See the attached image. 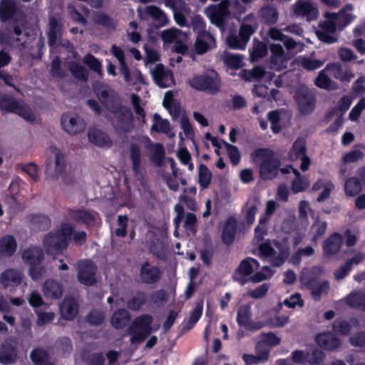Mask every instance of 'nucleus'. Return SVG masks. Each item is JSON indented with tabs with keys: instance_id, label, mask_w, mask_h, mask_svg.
Wrapping results in <instances>:
<instances>
[{
	"instance_id": "obj_53",
	"label": "nucleus",
	"mask_w": 365,
	"mask_h": 365,
	"mask_svg": "<svg viewBox=\"0 0 365 365\" xmlns=\"http://www.w3.org/2000/svg\"><path fill=\"white\" fill-rule=\"evenodd\" d=\"M252 317L251 308L250 305L241 306L237 312V321L239 324L248 326Z\"/></svg>"
},
{
	"instance_id": "obj_9",
	"label": "nucleus",
	"mask_w": 365,
	"mask_h": 365,
	"mask_svg": "<svg viewBox=\"0 0 365 365\" xmlns=\"http://www.w3.org/2000/svg\"><path fill=\"white\" fill-rule=\"evenodd\" d=\"M65 157L61 150L56 147L49 148L46 174L51 178H56L63 174L66 169Z\"/></svg>"
},
{
	"instance_id": "obj_41",
	"label": "nucleus",
	"mask_w": 365,
	"mask_h": 365,
	"mask_svg": "<svg viewBox=\"0 0 365 365\" xmlns=\"http://www.w3.org/2000/svg\"><path fill=\"white\" fill-rule=\"evenodd\" d=\"M328 72L324 69L322 70L315 79V84L317 87L331 90L336 88V84L330 78Z\"/></svg>"
},
{
	"instance_id": "obj_3",
	"label": "nucleus",
	"mask_w": 365,
	"mask_h": 365,
	"mask_svg": "<svg viewBox=\"0 0 365 365\" xmlns=\"http://www.w3.org/2000/svg\"><path fill=\"white\" fill-rule=\"evenodd\" d=\"M252 160L259 165V174L264 180L274 178L279 170L280 162L275 153L267 149H257L251 154Z\"/></svg>"
},
{
	"instance_id": "obj_64",
	"label": "nucleus",
	"mask_w": 365,
	"mask_h": 365,
	"mask_svg": "<svg viewBox=\"0 0 365 365\" xmlns=\"http://www.w3.org/2000/svg\"><path fill=\"white\" fill-rule=\"evenodd\" d=\"M262 19L267 23H275L278 19V13L274 8L264 7L260 10Z\"/></svg>"
},
{
	"instance_id": "obj_43",
	"label": "nucleus",
	"mask_w": 365,
	"mask_h": 365,
	"mask_svg": "<svg viewBox=\"0 0 365 365\" xmlns=\"http://www.w3.org/2000/svg\"><path fill=\"white\" fill-rule=\"evenodd\" d=\"M294 63L308 71H313L320 68L323 65L324 61L312 57L299 56L295 59Z\"/></svg>"
},
{
	"instance_id": "obj_1",
	"label": "nucleus",
	"mask_w": 365,
	"mask_h": 365,
	"mask_svg": "<svg viewBox=\"0 0 365 365\" xmlns=\"http://www.w3.org/2000/svg\"><path fill=\"white\" fill-rule=\"evenodd\" d=\"M95 93L101 102L114 113L113 124L119 132H129L133 127L131 111L119 106V99L115 92L105 88H95Z\"/></svg>"
},
{
	"instance_id": "obj_6",
	"label": "nucleus",
	"mask_w": 365,
	"mask_h": 365,
	"mask_svg": "<svg viewBox=\"0 0 365 365\" xmlns=\"http://www.w3.org/2000/svg\"><path fill=\"white\" fill-rule=\"evenodd\" d=\"M25 264L29 266V274L33 279H38L45 273V268L41 266L43 252L39 247L30 246L24 249L21 254Z\"/></svg>"
},
{
	"instance_id": "obj_56",
	"label": "nucleus",
	"mask_w": 365,
	"mask_h": 365,
	"mask_svg": "<svg viewBox=\"0 0 365 365\" xmlns=\"http://www.w3.org/2000/svg\"><path fill=\"white\" fill-rule=\"evenodd\" d=\"M352 11L353 6L347 5L336 14L339 19V26H346L353 21L354 16L352 14Z\"/></svg>"
},
{
	"instance_id": "obj_49",
	"label": "nucleus",
	"mask_w": 365,
	"mask_h": 365,
	"mask_svg": "<svg viewBox=\"0 0 365 365\" xmlns=\"http://www.w3.org/2000/svg\"><path fill=\"white\" fill-rule=\"evenodd\" d=\"M130 317L128 312L125 309L116 311L111 318V324L116 329H121L129 322Z\"/></svg>"
},
{
	"instance_id": "obj_27",
	"label": "nucleus",
	"mask_w": 365,
	"mask_h": 365,
	"mask_svg": "<svg viewBox=\"0 0 365 365\" xmlns=\"http://www.w3.org/2000/svg\"><path fill=\"white\" fill-rule=\"evenodd\" d=\"M151 130L158 133H163L170 138H173L175 136V133L170 128L169 122L165 119H163L158 114L153 115Z\"/></svg>"
},
{
	"instance_id": "obj_30",
	"label": "nucleus",
	"mask_w": 365,
	"mask_h": 365,
	"mask_svg": "<svg viewBox=\"0 0 365 365\" xmlns=\"http://www.w3.org/2000/svg\"><path fill=\"white\" fill-rule=\"evenodd\" d=\"M78 305L72 299H65L60 305V314L62 318L71 320L78 314Z\"/></svg>"
},
{
	"instance_id": "obj_46",
	"label": "nucleus",
	"mask_w": 365,
	"mask_h": 365,
	"mask_svg": "<svg viewBox=\"0 0 365 365\" xmlns=\"http://www.w3.org/2000/svg\"><path fill=\"white\" fill-rule=\"evenodd\" d=\"M70 217L73 220L91 225L95 220V215L86 210H73L70 212Z\"/></svg>"
},
{
	"instance_id": "obj_7",
	"label": "nucleus",
	"mask_w": 365,
	"mask_h": 365,
	"mask_svg": "<svg viewBox=\"0 0 365 365\" xmlns=\"http://www.w3.org/2000/svg\"><path fill=\"white\" fill-rule=\"evenodd\" d=\"M257 27L256 18L250 14L244 19L240 31V36L232 34L227 38V45L233 49L243 50L245 48L251 35Z\"/></svg>"
},
{
	"instance_id": "obj_29",
	"label": "nucleus",
	"mask_w": 365,
	"mask_h": 365,
	"mask_svg": "<svg viewBox=\"0 0 365 365\" xmlns=\"http://www.w3.org/2000/svg\"><path fill=\"white\" fill-rule=\"evenodd\" d=\"M342 243L341 237L337 233L331 235L323 243V250L327 256L336 254L340 249Z\"/></svg>"
},
{
	"instance_id": "obj_21",
	"label": "nucleus",
	"mask_w": 365,
	"mask_h": 365,
	"mask_svg": "<svg viewBox=\"0 0 365 365\" xmlns=\"http://www.w3.org/2000/svg\"><path fill=\"white\" fill-rule=\"evenodd\" d=\"M151 75L156 84L161 88H167L174 83L172 73L165 70L161 64L156 65L151 70Z\"/></svg>"
},
{
	"instance_id": "obj_33",
	"label": "nucleus",
	"mask_w": 365,
	"mask_h": 365,
	"mask_svg": "<svg viewBox=\"0 0 365 365\" xmlns=\"http://www.w3.org/2000/svg\"><path fill=\"white\" fill-rule=\"evenodd\" d=\"M17 249V242L11 235H6L0 239V257L11 256Z\"/></svg>"
},
{
	"instance_id": "obj_34",
	"label": "nucleus",
	"mask_w": 365,
	"mask_h": 365,
	"mask_svg": "<svg viewBox=\"0 0 365 365\" xmlns=\"http://www.w3.org/2000/svg\"><path fill=\"white\" fill-rule=\"evenodd\" d=\"M171 166V173L165 174L164 179L169 187V188L173 191H177L179 189V182L182 185L186 183L185 180L179 176L178 172L174 168V161L170 160Z\"/></svg>"
},
{
	"instance_id": "obj_4",
	"label": "nucleus",
	"mask_w": 365,
	"mask_h": 365,
	"mask_svg": "<svg viewBox=\"0 0 365 365\" xmlns=\"http://www.w3.org/2000/svg\"><path fill=\"white\" fill-rule=\"evenodd\" d=\"M289 254L288 242L282 241H266L259 246V255L262 258L268 259L276 267L281 266Z\"/></svg>"
},
{
	"instance_id": "obj_59",
	"label": "nucleus",
	"mask_w": 365,
	"mask_h": 365,
	"mask_svg": "<svg viewBox=\"0 0 365 365\" xmlns=\"http://www.w3.org/2000/svg\"><path fill=\"white\" fill-rule=\"evenodd\" d=\"M180 128L187 138L192 140L195 135L193 128L190 122L187 115L182 114L180 118Z\"/></svg>"
},
{
	"instance_id": "obj_18",
	"label": "nucleus",
	"mask_w": 365,
	"mask_h": 365,
	"mask_svg": "<svg viewBox=\"0 0 365 365\" xmlns=\"http://www.w3.org/2000/svg\"><path fill=\"white\" fill-rule=\"evenodd\" d=\"M271 51V67L277 71H281L287 67L289 56L284 53L283 47L279 43L269 46Z\"/></svg>"
},
{
	"instance_id": "obj_23",
	"label": "nucleus",
	"mask_w": 365,
	"mask_h": 365,
	"mask_svg": "<svg viewBox=\"0 0 365 365\" xmlns=\"http://www.w3.org/2000/svg\"><path fill=\"white\" fill-rule=\"evenodd\" d=\"M277 203L273 200H269L266 205L265 214L259 218V225L255 228V238L260 240L267 232L265 224L269 220L270 216L277 208Z\"/></svg>"
},
{
	"instance_id": "obj_35",
	"label": "nucleus",
	"mask_w": 365,
	"mask_h": 365,
	"mask_svg": "<svg viewBox=\"0 0 365 365\" xmlns=\"http://www.w3.org/2000/svg\"><path fill=\"white\" fill-rule=\"evenodd\" d=\"M215 44V38L209 33H204L198 35L195 42V50L198 54H203L205 53L209 47L213 46Z\"/></svg>"
},
{
	"instance_id": "obj_44",
	"label": "nucleus",
	"mask_w": 365,
	"mask_h": 365,
	"mask_svg": "<svg viewBox=\"0 0 365 365\" xmlns=\"http://www.w3.org/2000/svg\"><path fill=\"white\" fill-rule=\"evenodd\" d=\"M346 303L351 307H358L365 311V292H354L346 298Z\"/></svg>"
},
{
	"instance_id": "obj_63",
	"label": "nucleus",
	"mask_w": 365,
	"mask_h": 365,
	"mask_svg": "<svg viewBox=\"0 0 365 365\" xmlns=\"http://www.w3.org/2000/svg\"><path fill=\"white\" fill-rule=\"evenodd\" d=\"M267 46L262 42H255L250 52V58L252 61H256L267 54Z\"/></svg>"
},
{
	"instance_id": "obj_14",
	"label": "nucleus",
	"mask_w": 365,
	"mask_h": 365,
	"mask_svg": "<svg viewBox=\"0 0 365 365\" xmlns=\"http://www.w3.org/2000/svg\"><path fill=\"white\" fill-rule=\"evenodd\" d=\"M324 358V354L322 351L312 348L309 351L297 350L292 354V360L294 363L304 364L309 362L311 365H323L321 362Z\"/></svg>"
},
{
	"instance_id": "obj_19",
	"label": "nucleus",
	"mask_w": 365,
	"mask_h": 365,
	"mask_svg": "<svg viewBox=\"0 0 365 365\" xmlns=\"http://www.w3.org/2000/svg\"><path fill=\"white\" fill-rule=\"evenodd\" d=\"M293 9L295 15L305 17L308 21L316 19L319 15L317 8L307 0H298Z\"/></svg>"
},
{
	"instance_id": "obj_11",
	"label": "nucleus",
	"mask_w": 365,
	"mask_h": 365,
	"mask_svg": "<svg viewBox=\"0 0 365 365\" xmlns=\"http://www.w3.org/2000/svg\"><path fill=\"white\" fill-rule=\"evenodd\" d=\"M325 20L320 24L321 30L316 31L318 38L325 43H331L336 41L335 37L332 35L339 25V19L336 14L327 13L324 14Z\"/></svg>"
},
{
	"instance_id": "obj_22",
	"label": "nucleus",
	"mask_w": 365,
	"mask_h": 365,
	"mask_svg": "<svg viewBox=\"0 0 365 365\" xmlns=\"http://www.w3.org/2000/svg\"><path fill=\"white\" fill-rule=\"evenodd\" d=\"M88 138L90 143L99 148H108L112 145L111 138L98 128H90L88 132Z\"/></svg>"
},
{
	"instance_id": "obj_45",
	"label": "nucleus",
	"mask_w": 365,
	"mask_h": 365,
	"mask_svg": "<svg viewBox=\"0 0 365 365\" xmlns=\"http://www.w3.org/2000/svg\"><path fill=\"white\" fill-rule=\"evenodd\" d=\"M163 41L166 43H175L178 39H187V35L177 29L164 30L161 34Z\"/></svg>"
},
{
	"instance_id": "obj_48",
	"label": "nucleus",
	"mask_w": 365,
	"mask_h": 365,
	"mask_svg": "<svg viewBox=\"0 0 365 365\" xmlns=\"http://www.w3.org/2000/svg\"><path fill=\"white\" fill-rule=\"evenodd\" d=\"M295 178L292 182V190L294 193H298L305 190L309 185L308 179L302 176L298 170H294Z\"/></svg>"
},
{
	"instance_id": "obj_13",
	"label": "nucleus",
	"mask_w": 365,
	"mask_h": 365,
	"mask_svg": "<svg viewBox=\"0 0 365 365\" xmlns=\"http://www.w3.org/2000/svg\"><path fill=\"white\" fill-rule=\"evenodd\" d=\"M176 216L173 220L175 227L178 228L183 220V227L187 231L195 233L196 232L197 220L196 215L192 212H184V208L182 205L176 204L174 207Z\"/></svg>"
},
{
	"instance_id": "obj_10",
	"label": "nucleus",
	"mask_w": 365,
	"mask_h": 365,
	"mask_svg": "<svg viewBox=\"0 0 365 365\" xmlns=\"http://www.w3.org/2000/svg\"><path fill=\"white\" fill-rule=\"evenodd\" d=\"M190 85L197 90L218 91L220 82L217 73L214 71H208L206 73L194 76L190 81Z\"/></svg>"
},
{
	"instance_id": "obj_26",
	"label": "nucleus",
	"mask_w": 365,
	"mask_h": 365,
	"mask_svg": "<svg viewBox=\"0 0 365 365\" xmlns=\"http://www.w3.org/2000/svg\"><path fill=\"white\" fill-rule=\"evenodd\" d=\"M256 355L244 354L242 359L247 365H255L267 361L269 358V349L257 344L255 347Z\"/></svg>"
},
{
	"instance_id": "obj_20",
	"label": "nucleus",
	"mask_w": 365,
	"mask_h": 365,
	"mask_svg": "<svg viewBox=\"0 0 365 365\" xmlns=\"http://www.w3.org/2000/svg\"><path fill=\"white\" fill-rule=\"evenodd\" d=\"M205 13L211 23L220 26L225 16L228 13V5L222 2L217 5H211L205 9Z\"/></svg>"
},
{
	"instance_id": "obj_12",
	"label": "nucleus",
	"mask_w": 365,
	"mask_h": 365,
	"mask_svg": "<svg viewBox=\"0 0 365 365\" xmlns=\"http://www.w3.org/2000/svg\"><path fill=\"white\" fill-rule=\"evenodd\" d=\"M0 108L5 111L14 112L26 120L33 121L35 116L30 108L23 102L12 98H3L0 101Z\"/></svg>"
},
{
	"instance_id": "obj_25",
	"label": "nucleus",
	"mask_w": 365,
	"mask_h": 365,
	"mask_svg": "<svg viewBox=\"0 0 365 365\" xmlns=\"http://www.w3.org/2000/svg\"><path fill=\"white\" fill-rule=\"evenodd\" d=\"M22 279V272L15 269H8L1 273L0 282L4 287H14L19 285Z\"/></svg>"
},
{
	"instance_id": "obj_39",
	"label": "nucleus",
	"mask_w": 365,
	"mask_h": 365,
	"mask_svg": "<svg viewBox=\"0 0 365 365\" xmlns=\"http://www.w3.org/2000/svg\"><path fill=\"white\" fill-rule=\"evenodd\" d=\"M333 188V184L328 180H318L314 184L312 187L315 191L321 190L317 197V201L319 202H322L327 199L329 196Z\"/></svg>"
},
{
	"instance_id": "obj_54",
	"label": "nucleus",
	"mask_w": 365,
	"mask_h": 365,
	"mask_svg": "<svg viewBox=\"0 0 365 365\" xmlns=\"http://www.w3.org/2000/svg\"><path fill=\"white\" fill-rule=\"evenodd\" d=\"M146 12L155 20L158 21L161 26H165L168 21L166 14L159 8L155 6H147Z\"/></svg>"
},
{
	"instance_id": "obj_40",
	"label": "nucleus",
	"mask_w": 365,
	"mask_h": 365,
	"mask_svg": "<svg viewBox=\"0 0 365 365\" xmlns=\"http://www.w3.org/2000/svg\"><path fill=\"white\" fill-rule=\"evenodd\" d=\"M237 227V222L235 219L227 220L222 230V240L225 244H230L235 237Z\"/></svg>"
},
{
	"instance_id": "obj_31",
	"label": "nucleus",
	"mask_w": 365,
	"mask_h": 365,
	"mask_svg": "<svg viewBox=\"0 0 365 365\" xmlns=\"http://www.w3.org/2000/svg\"><path fill=\"white\" fill-rule=\"evenodd\" d=\"M43 292L49 299H58L63 294L62 285L56 280H46L43 285Z\"/></svg>"
},
{
	"instance_id": "obj_2",
	"label": "nucleus",
	"mask_w": 365,
	"mask_h": 365,
	"mask_svg": "<svg viewBox=\"0 0 365 365\" xmlns=\"http://www.w3.org/2000/svg\"><path fill=\"white\" fill-rule=\"evenodd\" d=\"M259 267L260 264L257 259L247 257L240 262L234 274V278L243 284L246 282L245 279L246 277H250V279L255 283L260 282L272 277L274 272L267 266L263 267L259 271L255 272Z\"/></svg>"
},
{
	"instance_id": "obj_55",
	"label": "nucleus",
	"mask_w": 365,
	"mask_h": 365,
	"mask_svg": "<svg viewBox=\"0 0 365 365\" xmlns=\"http://www.w3.org/2000/svg\"><path fill=\"white\" fill-rule=\"evenodd\" d=\"M130 158L133 170L138 173L140 166V150L136 143H132L130 146Z\"/></svg>"
},
{
	"instance_id": "obj_62",
	"label": "nucleus",
	"mask_w": 365,
	"mask_h": 365,
	"mask_svg": "<svg viewBox=\"0 0 365 365\" xmlns=\"http://www.w3.org/2000/svg\"><path fill=\"white\" fill-rule=\"evenodd\" d=\"M259 205V202L257 200L247 205L245 220L249 225L255 222V215L258 211Z\"/></svg>"
},
{
	"instance_id": "obj_15",
	"label": "nucleus",
	"mask_w": 365,
	"mask_h": 365,
	"mask_svg": "<svg viewBox=\"0 0 365 365\" xmlns=\"http://www.w3.org/2000/svg\"><path fill=\"white\" fill-rule=\"evenodd\" d=\"M63 130L69 135H75L82 132L86 127L83 120L75 113H64L61 117Z\"/></svg>"
},
{
	"instance_id": "obj_57",
	"label": "nucleus",
	"mask_w": 365,
	"mask_h": 365,
	"mask_svg": "<svg viewBox=\"0 0 365 365\" xmlns=\"http://www.w3.org/2000/svg\"><path fill=\"white\" fill-rule=\"evenodd\" d=\"M83 63L98 75L101 76L103 75L101 62L91 54H87L84 57Z\"/></svg>"
},
{
	"instance_id": "obj_32",
	"label": "nucleus",
	"mask_w": 365,
	"mask_h": 365,
	"mask_svg": "<svg viewBox=\"0 0 365 365\" xmlns=\"http://www.w3.org/2000/svg\"><path fill=\"white\" fill-rule=\"evenodd\" d=\"M317 343L324 349L332 350L340 344V340L331 332H324L316 336Z\"/></svg>"
},
{
	"instance_id": "obj_61",
	"label": "nucleus",
	"mask_w": 365,
	"mask_h": 365,
	"mask_svg": "<svg viewBox=\"0 0 365 365\" xmlns=\"http://www.w3.org/2000/svg\"><path fill=\"white\" fill-rule=\"evenodd\" d=\"M284 113L277 110L272 111L268 115V119L271 123V128L275 133H278L281 129V120Z\"/></svg>"
},
{
	"instance_id": "obj_60",
	"label": "nucleus",
	"mask_w": 365,
	"mask_h": 365,
	"mask_svg": "<svg viewBox=\"0 0 365 365\" xmlns=\"http://www.w3.org/2000/svg\"><path fill=\"white\" fill-rule=\"evenodd\" d=\"M179 138H180V143H179L180 148H179V150L178 151V154H177L178 158L182 163H183L185 165H188L189 169L190 170H192L193 168V165H192V163H190V155L188 150L186 148H183L182 145V141H183V138H182L181 133H180Z\"/></svg>"
},
{
	"instance_id": "obj_47",
	"label": "nucleus",
	"mask_w": 365,
	"mask_h": 365,
	"mask_svg": "<svg viewBox=\"0 0 365 365\" xmlns=\"http://www.w3.org/2000/svg\"><path fill=\"white\" fill-rule=\"evenodd\" d=\"M327 222L325 221L317 219L310 229V235L312 236V241L317 242L326 232Z\"/></svg>"
},
{
	"instance_id": "obj_50",
	"label": "nucleus",
	"mask_w": 365,
	"mask_h": 365,
	"mask_svg": "<svg viewBox=\"0 0 365 365\" xmlns=\"http://www.w3.org/2000/svg\"><path fill=\"white\" fill-rule=\"evenodd\" d=\"M306 146L305 141L302 138L297 139L292 145L289 152V158L292 160H297L305 155Z\"/></svg>"
},
{
	"instance_id": "obj_38",
	"label": "nucleus",
	"mask_w": 365,
	"mask_h": 365,
	"mask_svg": "<svg viewBox=\"0 0 365 365\" xmlns=\"http://www.w3.org/2000/svg\"><path fill=\"white\" fill-rule=\"evenodd\" d=\"M110 51L112 54L118 59L120 63V72L123 74L125 81H132V79L130 78L129 76V69L125 63L124 53L122 49L113 45L111 47Z\"/></svg>"
},
{
	"instance_id": "obj_17",
	"label": "nucleus",
	"mask_w": 365,
	"mask_h": 365,
	"mask_svg": "<svg viewBox=\"0 0 365 365\" xmlns=\"http://www.w3.org/2000/svg\"><path fill=\"white\" fill-rule=\"evenodd\" d=\"M78 281L85 285H92L96 282V267L88 260L81 261L78 264Z\"/></svg>"
},
{
	"instance_id": "obj_36",
	"label": "nucleus",
	"mask_w": 365,
	"mask_h": 365,
	"mask_svg": "<svg viewBox=\"0 0 365 365\" xmlns=\"http://www.w3.org/2000/svg\"><path fill=\"white\" fill-rule=\"evenodd\" d=\"M141 141L144 142L146 147L150 150L151 153L150 158L156 164L160 163V160L164 156V150L161 144L155 143L153 144L148 137H143Z\"/></svg>"
},
{
	"instance_id": "obj_37",
	"label": "nucleus",
	"mask_w": 365,
	"mask_h": 365,
	"mask_svg": "<svg viewBox=\"0 0 365 365\" xmlns=\"http://www.w3.org/2000/svg\"><path fill=\"white\" fill-rule=\"evenodd\" d=\"M61 24L56 18H51L48 24V35L49 38V45L53 48L60 38Z\"/></svg>"
},
{
	"instance_id": "obj_5",
	"label": "nucleus",
	"mask_w": 365,
	"mask_h": 365,
	"mask_svg": "<svg viewBox=\"0 0 365 365\" xmlns=\"http://www.w3.org/2000/svg\"><path fill=\"white\" fill-rule=\"evenodd\" d=\"M72 232L73 226L69 223H63L55 232L47 234L43 240L47 252L51 255L62 252L67 247Z\"/></svg>"
},
{
	"instance_id": "obj_51",
	"label": "nucleus",
	"mask_w": 365,
	"mask_h": 365,
	"mask_svg": "<svg viewBox=\"0 0 365 365\" xmlns=\"http://www.w3.org/2000/svg\"><path fill=\"white\" fill-rule=\"evenodd\" d=\"M358 324V322L356 320H351L349 322L336 320L333 324V329L337 334H347L351 331L352 327H357Z\"/></svg>"
},
{
	"instance_id": "obj_42",
	"label": "nucleus",
	"mask_w": 365,
	"mask_h": 365,
	"mask_svg": "<svg viewBox=\"0 0 365 365\" xmlns=\"http://www.w3.org/2000/svg\"><path fill=\"white\" fill-rule=\"evenodd\" d=\"M16 11V4L13 0H1L0 2V19L9 20Z\"/></svg>"
},
{
	"instance_id": "obj_28",
	"label": "nucleus",
	"mask_w": 365,
	"mask_h": 365,
	"mask_svg": "<svg viewBox=\"0 0 365 365\" xmlns=\"http://www.w3.org/2000/svg\"><path fill=\"white\" fill-rule=\"evenodd\" d=\"M159 269L148 262L142 265L140 270V279L145 283H153L156 282L160 277Z\"/></svg>"
},
{
	"instance_id": "obj_16",
	"label": "nucleus",
	"mask_w": 365,
	"mask_h": 365,
	"mask_svg": "<svg viewBox=\"0 0 365 365\" xmlns=\"http://www.w3.org/2000/svg\"><path fill=\"white\" fill-rule=\"evenodd\" d=\"M297 102L301 113L307 114L314 108V99L309 88L305 85H299L296 91Z\"/></svg>"
},
{
	"instance_id": "obj_52",
	"label": "nucleus",
	"mask_w": 365,
	"mask_h": 365,
	"mask_svg": "<svg viewBox=\"0 0 365 365\" xmlns=\"http://www.w3.org/2000/svg\"><path fill=\"white\" fill-rule=\"evenodd\" d=\"M307 287L311 290V293L314 297H318L321 294L326 293L329 289L327 282L312 281L306 284Z\"/></svg>"
},
{
	"instance_id": "obj_24",
	"label": "nucleus",
	"mask_w": 365,
	"mask_h": 365,
	"mask_svg": "<svg viewBox=\"0 0 365 365\" xmlns=\"http://www.w3.org/2000/svg\"><path fill=\"white\" fill-rule=\"evenodd\" d=\"M16 341H6L0 348V362L3 364H11L16 360L17 352L15 348Z\"/></svg>"
},
{
	"instance_id": "obj_58",
	"label": "nucleus",
	"mask_w": 365,
	"mask_h": 365,
	"mask_svg": "<svg viewBox=\"0 0 365 365\" xmlns=\"http://www.w3.org/2000/svg\"><path fill=\"white\" fill-rule=\"evenodd\" d=\"M361 190V185L356 178H350L345 182V192L347 195L354 196Z\"/></svg>"
},
{
	"instance_id": "obj_8",
	"label": "nucleus",
	"mask_w": 365,
	"mask_h": 365,
	"mask_svg": "<svg viewBox=\"0 0 365 365\" xmlns=\"http://www.w3.org/2000/svg\"><path fill=\"white\" fill-rule=\"evenodd\" d=\"M152 317L148 314L136 318L129 328L130 334L132 335L130 341L132 344L143 341L150 333L152 328Z\"/></svg>"
}]
</instances>
